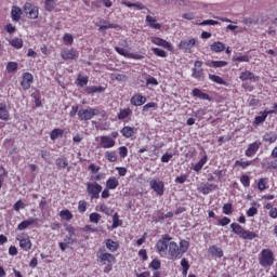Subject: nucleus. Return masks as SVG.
Instances as JSON below:
<instances>
[{
  "instance_id": "obj_1",
  "label": "nucleus",
  "mask_w": 277,
  "mask_h": 277,
  "mask_svg": "<svg viewBox=\"0 0 277 277\" xmlns=\"http://www.w3.org/2000/svg\"><path fill=\"white\" fill-rule=\"evenodd\" d=\"M259 264L264 269H267L274 265V252L269 249H263L259 254Z\"/></svg>"
},
{
  "instance_id": "obj_2",
  "label": "nucleus",
  "mask_w": 277,
  "mask_h": 277,
  "mask_svg": "<svg viewBox=\"0 0 277 277\" xmlns=\"http://www.w3.org/2000/svg\"><path fill=\"white\" fill-rule=\"evenodd\" d=\"M103 192V186L96 182L87 183V194L92 200L101 198V193Z\"/></svg>"
},
{
  "instance_id": "obj_3",
  "label": "nucleus",
  "mask_w": 277,
  "mask_h": 277,
  "mask_svg": "<svg viewBox=\"0 0 277 277\" xmlns=\"http://www.w3.org/2000/svg\"><path fill=\"white\" fill-rule=\"evenodd\" d=\"M98 114H101V110H98V108H81L78 111V118L79 120H92L93 116H98Z\"/></svg>"
},
{
  "instance_id": "obj_4",
  "label": "nucleus",
  "mask_w": 277,
  "mask_h": 277,
  "mask_svg": "<svg viewBox=\"0 0 277 277\" xmlns=\"http://www.w3.org/2000/svg\"><path fill=\"white\" fill-rule=\"evenodd\" d=\"M96 256L97 261H100L103 265H105L106 263H109L110 265H113V263H116V256H114V254L111 253L105 252L104 250H98Z\"/></svg>"
},
{
  "instance_id": "obj_5",
  "label": "nucleus",
  "mask_w": 277,
  "mask_h": 277,
  "mask_svg": "<svg viewBox=\"0 0 277 277\" xmlns=\"http://www.w3.org/2000/svg\"><path fill=\"white\" fill-rule=\"evenodd\" d=\"M192 77L198 81L205 80V69H202V61H196L194 63Z\"/></svg>"
},
{
  "instance_id": "obj_6",
  "label": "nucleus",
  "mask_w": 277,
  "mask_h": 277,
  "mask_svg": "<svg viewBox=\"0 0 277 277\" xmlns=\"http://www.w3.org/2000/svg\"><path fill=\"white\" fill-rule=\"evenodd\" d=\"M24 13L26 14V16L28 18H31L35 21L36 18H38V15H39L38 6H36L29 2H26L24 4Z\"/></svg>"
},
{
  "instance_id": "obj_7",
  "label": "nucleus",
  "mask_w": 277,
  "mask_h": 277,
  "mask_svg": "<svg viewBox=\"0 0 277 277\" xmlns=\"http://www.w3.org/2000/svg\"><path fill=\"white\" fill-rule=\"evenodd\" d=\"M172 240V237L164 235L161 239L157 241L156 248L161 254V252H168V246H170V241Z\"/></svg>"
},
{
  "instance_id": "obj_8",
  "label": "nucleus",
  "mask_w": 277,
  "mask_h": 277,
  "mask_svg": "<svg viewBox=\"0 0 277 277\" xmlns=\"http://www.w3.org/2000/svg\"><path fill=\"white\" fill-rule=\"evenodd\" d=\"M194 47H196L195 38L182 40L179 43L180 51H183L184 53H187V51H192V49H194Z\"/></svg>"
},
{
  "instance_id": "obj_9",
  "label": "nucleus",
  "mask_w": 277,
  "mask_h": 277,
  "mask_svg": "<svg viewBox=\"0 0 277 277\" xmlns=\"http://www.w3.org/2000/svg\"><path fill=\"white\" fill-rule=\"evenodd\" d=\"M149 186H150L151 189L155 190V193L158 196H163V192L166 189V185L163 184V182L157 181V180H151L149 182Z\"/></svg>"
},
{
  "instance_id": "obj_10",
  "label": "nucleus",
  "mask_w": 277,
  "mask_h": 277,
  "mask_svg": "<svg viewBox=\"0 0 277 277\" xmlns=\"http://www.w3.org/2000/svg\"><path fill=\"white\" fill-rule=\"evenodd\" d=\"M31 83H34V75L29 72H24L21 81L23 90H29V88H31Z\"/></svg>"
},
{
  "instance_id": "obj_11",
  "label": "nucleus",
  "mask_w": 277,
  "mask_h": 277,
  "mask_svg": "<svg viewBox=\"0 0 277 277\" xmlns=\"http://www.w3.org/2000/svg\"><path fill=\"white\" fill-rule=\"evenodd\" d=\"M259 148H261V141H255L254 143H251L245 151L246 157H254Z\"/></svg>"
},
{
  "instance_id": "obj_12",
  "label": "nucleus",
  "mask_w": 277,
  "mask_h": 277,
  "mask_svg": "<svg viewBox=\"0 0 277 277\" xmlns=\"http://www.w3.org/2000/svg\"><path fill=\"white\" fill-rule=\"evenodd\" d=\"M153 44H156L157 47H162V49H167V51H172V44L168 42L166 39H161L159 37H153L151 38Z\"/></svg>"
},
{
  "instance_id": "obj_13",
  "label": "nucleus",
  "mask_w": 277,
  "mask_h": 277,
  "mask_svg": "<svg viewBox=\"0 0 277 277\" xmlns=\"http://www.w3.org/2000/svg\"><path fill=\"white\" fill-rule=\"evenodd\" d=\"M100 146L101 148H114L116 146V141L109 136H101Z\"/></svg>"
},
{
  "instance_id": "obj_14",
  "label": "nucleus",
  "mask_w": 277,
  "mask_h": 277,
  "mask_svg": "<svg viewBox=\"0 0 277 277\" xmlns=\"http://www.w3.org/2000/svg\"><path fill=\"white\" fill-rule=\"evenodd\" d=\"M169 253L172 256V259H181V251H180V247L176 242L171 241L169 243Z\"/></svg>"
},
{
  "instance_id": "obj_15",
  "label": "nucleus",
  "mask_w": 277,
  "mask_h": 277,
  "mask_svg": "<svg viewBox=\"0 0 277 277\" xmlns=\"http://www.w3.org/2000/svg\"><path fill=\"white\" fill-rule=\"evenodd\" d=\"M17 241H19V248H22V250H31V240L29 239V236H19L17 237Z\"/></svg>"
},
{
  "instance_id": "obj_16",
  "label": "nucleus",
  "mask_w": 277,
  "mask_h": 277,
  "mask_svg": "<svg viewBox=\"0 0 277 277\" xmlns=\"http://www.w3.org/2000/svg\"><path fill=\"white\" fill-rule=\"evenodd\" d=\"M77 56V51L72 49H63L61 51V57H63V60H76Z\"/></svg>"
},
{
  "instance_id": "obj_17",
  "label": "nucleus",
  "mask_w": 277,
  "mask_h": 277,
  "mask_svg": "<svg viewBox=\"0 0 277 277\" xmlns=\"http://www.w3.org/2000/svg\"><path fill=\"white\" fill-rule=\"evenodd\" d=\"M208 252L209 254H211V256H216V259H222V256H224V251L222 250V248L215 245L210 246Z\"/></svg>"
},
{
  "instance_id": "obj_18",
  "label": "nucleus",
  "mask_w": 277,
  "mask_h": 277,
  "mask_svg": "<svg viewBox=\"0 0 277 277\" xmlns=\"http://www.w3.org/2000/svg\"><path fill=\"white\" fill-rule=\"evenodd\" d=\"M121 3L122 5H126V8H135L136 10H147V12H150V10H148L142 2L131 3L129 0H123Z\"/></svg>"
},
{
  "instance_id": "obj_19",
  "label": "nucleus",
  "mask_w": 277,
  "mask_h": 277,
  "mask_svg": "<svg viewBox=\"0 0 277 277\" xmlns=\"http://www.w3.org/2000/svg\"><path fill=\"white\" fill-rule=\"evenodd\" d=\"M131 105H134L135 107H141V105H144L146 103V96L144 95H133L130 100Z\"/></svg>"
},
{
  "instance_id": "obj_20",
  "label": "nucleus",
  "mask_w": 277,
  "mask_h": 277,
  "mask_svg": "<svg viewBox=\"0 0 277 277\" xmlns=\"http://www.w3.org/2000/svg\"><path fill=\"white\" fill-rule=\"evenodd\" d=\"M240 81H256V79H259L256 76H254L253 72L245 70L242 72H240L239 76Z\"/></svg>"
},
{
  "instance_id": "obj_21",
  "label": "nucleus",
  "mask_w": 277,
  "mask_h": 277,
  "mask_svg": "<svg viewBox=\"0 0 277 277\" xmlns=\"http://www.w3.org/2000/svg\"><path fill=\"white\" fill-rule=\"evenodd\" d=\"M102 25H100L98 31H105L107 29H120V25L118 24H111L107 21L101 22Z\"/></svg>"
},
{
  "instance_id": "obj_22",
  "label": "nucleus",
  "mask_w": 277,
  "mask_h": 277,
  "mask_svg": "<svg viewBox=\"0 0 277 277\" xmlns=\"http://www.w3.org/2000/svg\"><path fill=\"white\" fill-rule=\"evenodd\" d=\"M145 22L151 29H161V24L157 23V19L150 15L146 16Z\"/></svg>"
},
{
  "instance_id": "obj_23",
  "label": "nucleus",
  "mask_w": 277,
  "mask_h": 277,
  "mask_svg": "<svg viewBox=\"0 0 277 277\" xmlns=\"http://www.w3.org/2000/svg\"><path fill=\"white\" fill-rule=\"evenodd\" d=\"M38 222V219H28L26 221H23L18 224L17 230H26V228H29V226L36 224Z\"/></svg>"
},
{
  "instance_id": "obj_24",
  "label": "nucleus",
  "mask_w": 277,
  "mask_h": 277,
  "mask_svg": "<svg viewBox=\"0 0 277 277\" xmlns=\"http://www.w3.org/2000/svg\"><path fill=\"white\" fill-rule=\"evenodd\" d=\"M23 14V10L18 6H13L11 10V18L18 23L21 21V15Z\"/></svg>"
},
{
  "instance_id": "obj_25",
  "label": "nucleus",
  "mask_w": 277,
  "mask_h": 277,
  "mask_svg": "<svg viewBox=\"0 0 277 277\" xmlns=\"http://www.w3.org/2000/svg\"><path fill=\"white\" fill-rule=\"evenodd\" d=\"M210 49L214 53H222V51H224V49H226V45L220 41H216L210 45Z\"/></svg>"
},
{
  "instance_id": "obj_26",
  "label": "nucleus",
  "mask_w": 277,
  "mask_h": 277,
  "mask_svg": "<svg viewBox=\"0 0 277 277\" xmlns=\"http://www.w3.org/2000/svg\"><path fill=\"white\" fill-rule=\"evenodd\" d=\"M193 96H197L198 98H201L202 101H211V96L209 94L203 93L200 89H194L193 90Z\"/></svg>"
},
{
  "instance_id": "obj_27",
  "label": "nucleus",
  "mask_w": 277,
  "mask_h": 277,
  "mask_svg": "<svg viewBox=\"0 0 277 277\" xmlns=\"http://www.w3.org/2000/svg\"><path fill=\"white\" fill-rule=\"evenodd\" d=\"M87 94H101L103 92H105V88L104 87H96V85H92V87H87L85 89Z\"/></svg>"
},
{
  "instance_id": "obj_28",
  "label": "nucleus",
  "mask_w": 277,
  "mask_h": 277,
  "mask_svg": "<svg viewBox=\"0 0 277 277\" xmlns=\"http://www.w3.org/2000/svg\"><path fill=\"white\" fill-rule=\"evenodd\" d=\"M276 140H277L276 132H266L263 135V141L264 142H268V144H274V142H276Z\"/></svg>"
},
{
  "instance_id": "obj_29",
  "label": "nucleus",
  "mask_w": 277,
  "mask_h": 277,
  "mask_svg": "<svg viewBox=\"0 0 277 277\" xmlns=\"http://www.w3.org/2000/svg\"><path fill=\"white\" fill-rule=\"evenodd\" d=\"M106 248L110 252H116L118 248H120V245L113 239H106Z\"/></svg>"
},
{
  "instance_id": "obj_30",
  "label": "nucleus",
  "mask_w": 277,
  "mask_h": 277,
  "mask_svg": "<svg viewBox=\"0 0 277 277\" xmlns=\"http://www.w3.org/2000/svg\"><path fill=\"white\" fill-rule=\"evenodd\" d=\"M272 114L269 113V110H265L263 113H261L260 116H256L254 119V124H263V122H265V120H267V116Z\"/></svg>"
},
{
  "instance_id": "obj_31",
  "label": "nucleus",
  "mask_w": 277,
  "mask_h": 277,
  "mask_svg": "<svg viewBox=\"0 0 277 277\" xmlns=\"http://www.w3.org/2000/svg\"><path fill=\"white\" fill-rule=\"evenodd\" d=\"M121 134L127 138L133 137L135 135V129L127 126L121 130Z\"/></svg>"
},
{
  "instance_id": "obj_32",
  "label": "nucleus",
  "mask_w": 277,
  "mask_h": 277,
  "mask_svg": "<svg viewBox=\"0 0 277 277\" xmlns=\"http://www.w3.org/2000/svg\"><path fill=\"white\" fill-rule=\"evenodd\" d=\"M213 189H217V185H215V184H206L200 188V192H201V194L207 196V194H211V192H213Z\"/></svg>"
},
{
  "instance_id": "obj_33",
  "label": "nucleus",
  "mask_w": 277,
  "mask_h": 277,
  "mask_svg": "<svg viewBox=\"0 0 277 277\" xmlns=\"http://www.w3.org/2000/svg\"><path fill=\"white\" fill-rule=\"evenodd\" d=\"M118 185H120V182H118V179H116V177H109L106 181L107 189H116V187H118Z\"/></svg>"
},
{
  "instance_id": "obj_34",
  "label": "nucleus",
  "mask_w": 277,
  "mask_h": 277,
  "mask_svg": "<svg viewBox=\"0 0 277 277\" xmlns=\"http://www.w3.org/2000/svg\"><path fill=\"white\" fill-rule=\"evenodd\" d=\"M10 118V113H8L6 106L0 103V120H8Z\"/></svg>"
},
{
  "instance_id": "obj_35",
  "label": "nucleus",
  "mask_w": 277,
  "mask_h": 277,
  "mask_svg": "<svg viewBox=\"0 0 277 277\" xmlns=\"http://www.w3.org/2000/svg\"><path fill=\"white\" fill-rule=\"evenodd\" d=\"M230 228H232L233 233H235V235H238L239 237H241L243 235V232L246 230V229H243V227H241V225H239L237 223H232Z\"/></svg>"
},
{
  "instance_id": "obj_36",
  "label": "nucleus",
  "mask_w": 277,
  "mask_h": 277,
  "mask_svg": "<svg viewBox=\"0 0 277 277\" xmlns=\"http://www.w3.org/2000/svg\"><path fill=\"white\" fill-rule=\"evenodd\" d=\"M56 3H57V0H44L45 12H53L55 10Z\"/></svg>"
},
{
  "instance_id": "obj_37",
  "label": "nucleus",
  "mask_w": 277,
  "mask_h": 277,
  "mask_svg": "<svg viewBox=\"0 0 277 277\" xmlns=\"http://www.w3.org/2000/svg\"><path fill=\"white\" fill-rule=\"evenodd\" d=\"M259 235L254 232L246 230L242 232V236H240L241 239H248L249 241H252V239H256Z\"/></svg>"
},
{
  "instance_id": "obj_38",
  "label": "nucleus",
  "mask_w": 277,
  "mask_h": 277,
  "mask_svg": "<svg viewBox=\"0 0 277 277\" xmlns=\"http://www.w3.org/2000/svg\"><path fill=\"white\" fill-rule=\"evenodd\" d=\"M207 156H205L203 158H201L198 163H196L194 167H193V170H195V172H200V170H202V168H205V163H207Z\"/></svg>"
},
{
  "instance_id": "obj_39",
  "label": "nucleus",
  "mask_w": 277,
  "mask_h": 277,
  "mask_svg": "<svg viewBox=\"0 0 277 277\" xmlns=\"http://www.w3.org/2000/svg\"><path fill=\"white\" fill-rule=\"evenodd\" d=\"M131 114H132L131 108L120 109V111L118 114V119L124 120V118H129V116H131Z\"/></svg>"
},
{
  "instance_id": "obj_40",
  "label": "nucleus",
  "mask_w": 277,
  "mask_h": 277,
  "mask_svg": "<svg viewBox=\"0 0 277 277\" xmlns=\"http://www.w3.org/2000/svg\"><path fill=\"white\" fill-rule=\"evenodd\" d=\"M180 253L183 256L185 254V252H187V250H189V241L187 240H182L180 242Z\"/></svg>"
},
{
  "instance_id": "obj_41",
  "label": "nucleus",
  "mask_w": 277,
  "mask_h": 277,
  "mask_svg": "<svg viewBox=\"0 0 277 277\" xmlns=\"http://www.w3.org/2000/svg\"><path fill=\"white\" fill-rule=\"evenodd\" d=\"M105 158L110 161V163H114L116 161H118V155L116 154V151H106L105 153Z\"/></svg>"
},
{
  "instance_id": "obj_42",
  "label": "nucleus",
  "mask_w": 277,
  "mask_h": 277,
  "mask_svg": "<svg viewBox=\"0 0 277 277\" xmlns=\"http://www.w3.org/2000/svg\"><path fill=\"white\" fill-rule=\"evenodd\" d=\"M209 79L214 83H219V85H224V83H226L224 79L217 75L209 74Z\"/></svg>"
},
{
  "instance_id": "obj_43",
  "label": "nucleus",
  "mask_w": 277,
  "mask_h": 277,
  "mask_svg": "<svg viewBox=\"0 0 277 277\" xmlns=\"http://www.w3.org/2000/svg\"><path fill=\"white\" fill-rule=\"evenodd\" d=\"M11 47H14V49H23V39L14 38L9 41Z\"/></svg>"
},
{
  "instance_id": "obj_44",
  "label": "nucleus",
  "mask_w": 277,
  "mask_h": 277,
  "mask_svg": "<svg viewBox=\"0 0 277 277\" xmlns=\"http://www.w3.org/2000/svg\"><path fill=\"white\" fill-rule=\"evenodd\" d=\"M60 217L66 222H70V220H72V213L69 212V210H63L60 212Z\"/></svg>"
},
{
  "instance_id": "obj_45",
  "label": "nucleus",
  "mask_w": 277,
  "mask_h": 277,
  "mask_svg": "<svg viewBox=\"0 0 277 277\" xmlns=\"http://www.w3.org/2000/svg\"><path fill=\"white\" fill-rule=\"evenodd\" d=\"M64 135V131L62 129H54L51 134L50 137L51 140H57V137H62Z\"/></svg>"
},
{
  "instance_id": "obj_46",
  "label": "nucleus",
  "mask_w": 277,
  "mask_h": 277,
  "mask_svg": "<svg viewBox=\"0 0 277 277\" xmlns=\"http://www.w3.org/2000/svg\"><path fill=\"white\" fill-rule=\"evenodd\" d=\"M151 51L154 55H157L158 57H168V52L162 49L153 48Z\"/></svg>"
},
{
  "instance_id": "obj_47",
  "label": "nucleus",
  "mask_w": 277,
  "mask_h": 277,
  "mask_svg": "<svg viewBox=\"0 0 277 277\" xmlns=\"http://www.w3.org/2000/svg\"><path fill=\"white\" fill-rule=\"evenodd\" d=\"M8 72H16L18 70V63L16 62H9L6 65Z\"/></svg>"
},
{
  "instance_id": "obj_48",
  "label": "nucleus",
  "mask_w": 277,
  "mask_h": 277,
  "mask_svg": "<svg viewBox=\"0 0 277 277\" xmlns=\"http://www.w3.org/2000/svg\"><path fill=\"white\" fill-rule=\"evenodd\" d=\"M118 226H122V221H120V216L118 212L113 215V228H118Z\"/></svg>"
},
{
  "instance_id": "obj_49",
  "label": "nucleus",
  "mask_w": 277,
  "mask_h": 277,
  "mask_svg": "<svg viewBox=\"0 0 277 277\" xmlns=\"http://www.w3.org/2000/svg\"><path fill=\"white\" fill-rule=\"evenodd\" d=\"M235 166H239L240 168L246 170V168L252 166V160H249V161H243L242 159L236 160Z\"/></svg>"
},
{
  "instance_id": "obj_50",
  "label": "nucleus",
  "mask_w": 277,
  "mask_h": 277,
  "mask_svg": "<svg viewBox=\"0 0 277 277\" xmlns=\"http://www.w3.org/2000/svg\"><path fill=\"white\" fill-rule=\"evenodd\" d=\"M100 211H102V213H105V215H111L114 213V210H111V208L107 207V205L102 203L100 206Z\"/></svg>"
},
{
  "instance_id": "obj_51",
  "label": "nucleus",
  "mask_w": 277,
  "mask_h": 277,
  "mask_svg": "<svg viewBox=\"0 0 277 277\" xmlns=\"http://www.w3.org/2000/svg\"><path fill=\"white\" fill-rule=\"evenodd\" d=\"M89 220L93 224H98V222H101V214H98L96 212H93V213L90 214Z\"/></svg>"
},
{
  "instance_id": "obj_52",
  "label": "nucleus",
  "mask_w": 277,
  "mask_h": 277,
  "mask_svg": "<svg viewBox=\"0 0 277 277\" xmlns=\"http://www.w3.org/2000/svg\"><path fill=\"white\" fill-rule=\"evenodd\" d=\"M56 167L58 168V170H62V169L68 167V162H66V160H64L62 158H57L56 159Z\"/></svg>"
},
{
  "instance_id": "obj_53",
  "label": "nucleus",
  "mask_w": 277,
  "mask_h": 277,
  "mask_svg": "<svg viewBox=\"0 0 277 277\" xmlns=\"http://www.w3.org/2000/svg\"><path fill=\"white\" fill-rule=\"evenodd\" d=\"M115 51H117V53L119 55H122L123 57H129V50L124 49V48H118V47H115Z\"/></svg>"
},
{
  "instance_id": "obj_54",
  "label": "nucleus",
  "mask_w": 277,
  "mask_h": 277,
  "mask_svg": "<svg viewBox=\"0 0 277 277\" xmlns=\"http://www.w3.org/2000/svg\"><path fill=\"white\" fill-rule=\"evenodd\" d=\"M223 213L225 215H230V213H233V203H225L223 206Z\"/></svg>"
},
{
  "instance_id": "obj_55",
  "label": "nucleus",
  "mask_w": 277,
  "mask_h": 277,
  "mask_svg": "<svg viewBox=\"0 0 277 277\" xmlns=\"http://www.w3.org/2000/svg\"><path fill=\"white\" fill-rule=\"evenodd\" d=\"M87 209H88V202L79 201V203H78V211H79V213H85Z\"/></svg>"
},
{
  "instance_id": "obj_56",
  "label": "nucleus",
  "mask_w": 277,
  "mask_h": 277,
  "mask_svg": "<svg viewBox=\"0 0 277 277\" xmlns=\"http://www.w3.org/2000/svg\"><path fill=\"white\" fill-rule=\"evenodd\" d=\"M224 66H228V62L226 61H214L213 68H224Z\"/></svg>"
},
{
  "instance_id": "obj_57",
  "label": "nucleus",
  "mask_w": 277,
  "mask_h": 277,
  "mask_svg": "<svg viewBox=\"0 0 277 277\" xmlns=\"http://www.w3.org/2000/svg\"><path fill=\"white\" fill-rule=\"evenodd\" d=\"M63 41L65 44H68V45L72 44V42H74L72 35L65 34L63 37Z\"/></svg>"
},
{
  "instance_id": "obj_58",
  "label": "nucleus",
  "mask_w": 277,
  "mask_h": 277,
  "mask_svg": "<svg viewBox=\"0 0 277 277\" xmlns=\"http://www.w3.org/2000/svg\"><path fill=\"white\" fill-rule=\"evenodd\" d=\"M233 62H250V57L248 55L242 56H233Z\"/></svg>"
},
{
  "instance_id": "obj_59",
  "label": "nucleus",
  "mask_w": 277,
  "mask_h": 277,
  "mask_svg": "<svg viewBox=\"0 0 277 277\" xmlns=\"http://www.w3.org/2000/svg\"><path fill=\"white\" fill-rule=\"evenodd\" d=\"M240 182L243 185V187H250V176L248 175H242L240 177Z\"/></svg>"
},
{
  "instance_id": "obj_60",
  "label": "nucleus",
  "mask_w": 277,
  "mask_h": 277,
  "mask_svg": "<svg viewBox=\"0 0 277 277\" xmlns=\"http://www.w3.org/2000/svg\"><path fill=\"white\" fill-rule=\"evenodd\" d=\"M127 155H129V149L124 146L119 147V157H121V159H124Z\"/></svg>"
},
{
  "instance_id": "obj_61",
  "label": "nucleus",
  "mask_w": 277,
  "mask_h": 277,
  "mask_svg": "<svg viewBox=\"0 0 277 277\" xmlns=\"http://www.w3.org/2000/svg\"><path fill=\"white\" fill-rule=\"evenodd\" d=\"M149 267L151 269H161V262L159 260H154L150 264Z\"/></svg>"
},
{
  "instance_id": "obj_62",
  "label": "nucleus",
  "mask_w": 277,
  "mask_h": 277,
  "mask_svg": "<svg viewBox=\"0 0 277 277\" xmlns=\"http://www.w3.org/2000/svg\"><path fill=\"white\" fill-rule=\"evenodd\" d=\"M77 81H78V85H80V88H83V85H88V77L79 76Z\"/></svg>"
},
{
  "instance_id": "obj_63",
  "label": "nucleus",
  "mask_w": 277,
  "mask_h": 277,
  "mask_svg": "<svg viewBox=\"0 0 277 277\" xmlns=\"http://www.w3.org/2000/svg\"><path fill=\"white\" fill-rule=\"evenodd\" d=\"M217 222L220 226H228V224H230V219H228V216H225L223 219H217Z\"/></svg>"
},
{
  "instance_id": "obj_64",
  "label": "nucleus",
  "mask_w": 277,
  "mask_h": 277,
  "mask_svg": "<svg viewBox=\"0 0 277 277\" xmlns=\"http://www.w3.org/2000/svg\"><path fill=\"white\" fill-rule=\"evenodd\" d=\"M129 60H144V54L131 53L128 56Z\"/></svg>"
}]
</instances>
